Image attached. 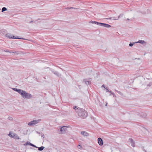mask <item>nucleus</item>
Here are the masks:
<instances>
[{
	"instance_id": "nucleus-1",
	"label": "nucleus",
	"mask_w": 152,
	"mask_h": 152,
	"mask_svg": "<svg viewBox=\"0 0 152 152\" xmlns=\"http://www.w3.org/2000/svg\"><path fill=\"white\" fill-rule=\"evenodd\" d=\"M15 91L19 93L24 99H29L32 97L31 94L22 89L16 88Z\"/></svg>"
},
{
	"instance_id": "nucleus-2",
	"label": "nucleus",
	"mask_w": 152,
	"mask_h": 152,
	"mask_svg": "<svg viewBox=\"0 0 152 152\" xmlns=\"http://www.w3.org/2000/svg\"><path fill=\"white\" fill-rule=\"evenodd\" d=\"M78 115L82 118H85L88 116L87 112L83 108H80L77 110Z\"/></svg>"
},
{
	"instance_id": "nucleus-3",
	"label": "nucleus",
	"mask_w": 152,
	"mask_h": 152,
	"mask_svg": "<svg viewBox=\"0 0 152 152\" xmlns=\"http://www.w3.org/2000/svg\"><path fill=\"white\" fill-rule=\"evenodd\" d=\"M40 119H39L37 120H33L29 122L28 123V125L29 126H33L37 124L39 121H40Z\"/></svg>"
},
{
	"instance_id": "nucleus-4",
	"label": "nucleus",
	"mask_w": 152,
	"mask_h": 152,
	"mask_svg": "<svg viewBox=\"0 0 152 152\" xmlns=\"http://www.w3.org/2000/svg\"><path fill=\"white\" fill-rule=\"evenodd\" d=\"M50 70L51 71V72L55 75H56L58 77H61V74L60 73L56 71H55L53 69H50Z\"/></svg>"
},
{
	"instance_id": "nucleus-5",
	"label": "nucleus",
	"mask_w": 152,
	"mask_h": 152,
	"mask_svg": "<svg viewBox=\"0 0 152 152\" xmlns=\"http://www.w3.org/2000/svg\"><path fill=\"white\" fill-rule=\"evenodd\" d=\"M67 130V127L66 126H63L62 127H61L60 128V131L62 133H64V132H66Z\"/></svg>"
},
{
	"instance_id": "nucleus-6",
	"label": "nucleus",
	"mask_w": 152,
	"mask_h": 152,
	"mask_svg": "<svg viewBox=\"0 0 152 152\" xmlns=\"http://www.w3.org/2000/svg\"><path fill=\"white\" fill-rule=\"evenodd\" d=\"M98 142L99 145L102 146L103 145V140L101 138L99 137L98 138Z\"/></svg>"
},
{
	"instance_id": "nucleus-7",
	"label": "nucleus",
	"mask_w": 152,
	"mask_h": 152,
	"mask_svg": "<svg viewBox=\"0 0 152 152\" xmlns=\"http://www.w3.org/2000/svg\"><path fill=\"white\" fill-rule=\"evenodd\" d=\"M129 142L131 143V145L132 147H134L135 142L131 138H129Z\"/></svg>"
},
{
	"instance_id": "nucleus-8",
	"label": "nucleus",
	"mask_w": 152,
	"mask_h": 152,
	"mask_svg": "<svg viewBox=\"0 0 152 152\" xmlns=\"http://www.w3.org/2000/svg\"><path fill=\"white\" fill-rule=\"evenodd\" d=\"M123 15V14H121L119 15L118 16V18L117 19H116L115 17H112V18H106L105 19L107 20H110L111 19H113L114 20H116L118 19L119 18L121 17H122Z\"/></svg>"
},
{
	"instance_id": "nucleus-9",
	"label": "nucleus",
	"mask_w": 152,
	"mask_h": 152,
	"mask_svg": "<svg viewBox=\"0 0 152 152\" xmlns=\"http://www.w3.org/2000/svg\"><path fill=\"white\" fill-rule=\"evenodd\" d=\"M139 116H140L141 117L143 118H145L146 117V114L145 113H141L139 114Z\"/></svg>"
},
{
	"instance_id": "nucleus-10",
	"label": "nucleus",
	"mask_w": 152,
	"mask_h": 152,
	"mask_svg": "<svg viewBox=\"0 0 152 152\" xmlns=\"http://www.w3.org/2000/svg\"><path fill=\"white\" fill-rule=\"evenodd\" d=\"M81 134L85 136H89V134L86 131H82L81 132Z\"/></svg>"
},
{
	"instance_id": "nucleus-11",
	"label": "nucleus",
	"mask_w": 152,
	"mask_h": 152,
	"mask_svg": "<svg viewBox=\"0 0 152 152\" xmlns=\"http://www.w3.org/2000/svg\"><path fill=\"white\" fill-rule=\"evenodd\" d=\"M102 26L106 28H109L111 27V26L109 24L103 23H102Z\"/></svg>"
},
{
	"instance_id": "nucleus-12",
	"label": "nucleus",
	"mask_w": 152,
	"mask_h": 152,
	"mask_svg": "<svg viewBox=\"0 0 152 152\" xmlns=\"http://www.w3.org/2000/svg\"><path fill=\"white\" fill-rule=\"evenodd\" d=\"M17 134L15 133H13V135H11V137H12L14 138L19 139V138L18 137Z\"/></svg>"
},
{
	"instance_id": "nucleus-13",
	"label": "nucleus",
	"mask_w": 152,
	"mask_h": 152,
	"mask_svg": "<svg viewBox=\"0 0 152 152\" xmlns=\"http://www.w3.org/2000/svg\"><path fill=\"white\" fill-rule=\"evenodd\" d=\"M145 42L144 40H140L138 41L137 42H135L134 43H140L143 44Z\"/></svg>"
},
{
	"instance_id": "nucleus-14",
	"label": "nucleus",
	"mask_w": 152,
	"mask_h": 152,
	"mask_svg": "<svg viewBox=\"0 0 152 152\" xmlns=\"http://www.w3.org/2000/svg\"><path fill=\"white\" fill-rule=\"evenodd\" d=\"M10 39H25L24 38H19L18 37H15V36H13L12 37L11 36V37H10Z\"/></svg>"
},
{
	"instance_id": "nucleus-15",
	"label": "nucleus",
	"mask_w": 152,
	"mask_h": 152,
	"mask_svg": "<svg viewBox=\"0 0 152 152\" xmlns=\"http://www.w3.org/2000/svg\"><path fill=\"white\" fill-rule=\"evenodd\" d=\"M38 148L39 151H42L45 148V147L44 146H42L39 147H38Z\"/></svg>"
},
{
	"instance_id": "nucleus-16",
	"label": "nucleus",
	"mask_w": 152,
	"mask_h": 152,
	"mask_svg": "<svg viewBox=\"0 0 152 152\" xmlns=\"http://www.w3.org/2000/svg\"><path fill=\"white\" fill-rule=\"evenodd\" d=\"M73 109H75L77 112V110H79V109H80V108L79 107H77L76 106H74L73 107Z\"/></svg>"
},
{
	"instance_id": "nucleus-17",
	"label": "nucleus",
	"mask_w": 152,
	"mask_h": 152,
	"mask_svg": "<svg viewBox=\"0 0 152 152\" xmlns=\"http://www.w3.org/2000/svg\"><path fill=\"white\" fill-rule=\"evenodd\" d=\"M97 22H96V21H92L91 20L89 22V23H92V24H97Z\"/></svg>"
},
{
	"instance_id": "nucleus-18",
	"label": "nucleus",
	"mask_w": 152,
	"mask_h": 152,
	"mask_svg": "<svg viewBox=\"0 0 152 152\" xmlns=\"http://www.w3.org/2000/svg\"><path fill=\"white\" fill-rule=\"evenodd\" d=\"M6 36L7 37L9 38L10 39V37L12 36L11 34L9 33H7L6 34Z\"/></svg>"
},
{
	"instance_id": "nucleus-19",
	"label": "nucleus",
	"mask_w": 152,
	"mask_h": 152,
	"mask_svg": "<svg viewBox=\"0 0 152 152\" xmlns=\"http://www.w3.org/2000/svg\"><path fill=\"white\" fill-rule=\"evenodd\" d=\"M7 10V9L5 7H4L2 8V10H1V12H3L4 11Z\"/></svg>"
},
{
	"instance_id": "nucleus-20",
	"label": "nucleus",
	"mask_w": 152,
	"mask_h": 152,
	"mask_svg": "<svg viewBox=\"0 0 152 152\" xmlns=\"http://www.w3.org/2000/svg\"><path fill=\"white\" fill-rule=\"evenodd\" d=\"M85 83L87 85H89L91 83V81H86Z\"/></svg>"
},
{
	"instance_id": "nucleus-21",
	"label": "nucleus",
	"mask_w": 152,
	"mask_h": 152,
	"mask_svg": "<svg viewBox=\"0 0 152 152\" xmlns=\"http://www.w3.org/2000/svg\"><path fill=\"white\" fill-rule=\"evenodd\" d=\"M30 146H31L32 147H34L35 148H38V147L36 146H35V145L33 144L32 143H30Z\"/></svg>"
},
{
	"instance_id": "nucleus-22",
	"label": "nucleus",
	"mask_w": 152,
	"mask_h": 152,
	"mask_svg": "<svg viewBox=\"0 0 152 152\" xmlns=\"http://www.w3.org/2000/svg\"><path fill=\"white\" fill-rule=\"evenodd\" d=\"M10 52H11V53H15L17 54H18L19 53H18V51H15V52H13L12 51H10Z\"/></svg>"
},
{
	"instance_id": "nucleus-23",
	"label": "nucleus",
	"mask_w": 152,
	"mask_h": 152,
	"mask_svg": "<svg viewBox=\"0 0 152 152\" xmlns=\"http://www.w3.org/2000/svg\"><path fill=\"white\" fill-rule=\"evenodd\" d=\"M8 119L9 120L11 121H12L13 120V118L12 117H8Z\"/></svg>"
},
{
	"instance_id": "nucleus-24",
	"label": "nucleus",
	"mask_w": 152,
	"mask_h": 152,
	"mask_svg": "<svg viewBox=\"0 0 152 152\" xmlns=\"http://www.w3.org/2000/svg\"><path fill=\"white\" fill-rule=\"evenodd\" d=\"M134 43H135L134 42H133V43L131 42L129 44V46L130 47H132Z\"/></svg>"
},
{
	"instance_id": "nucleus-25",
	"label": "nucleus",
	"mask_w": 152,
	"mask_h": 152,
	"mask_svg": "<svg viewBox=\"0 0 152 152\" xmlns=\"http://www.w3.org/2000/svg\"><path fill=\"white\" fill-rule=\"evenodd\" d=\"M109 92H110L111 93V94L110 95H111V94H112L113 95V97L115 96V94H114V93L112 92L111 91H109Z\"/></svg>"
},
{
	"instance_id": "nucleus-26",
	"label": "nucleus",
	"mask_w": 152,
	"mask_h": 152,
	"mask_svg": "<svg viewBox=\"0 0 152 152\" xmlns=\"http://www.w3.org/2000/svg\"><path fill=\"white\" fill-rule=\"evenodd\" d=\"M30 143H31L30 142H27L26 143H25L24 145H30Z\"/></svg>"
},
{
	"instance_id": "nucleus-27",
	"label": "nucleus",
	"mask_w": 152,
	"mask_h": 152,
	"mask_svg": "<svg viewBox=\"0 0 152 152\" xmlns=\"http://www.w3.org/2000/svg\"><path fill=\"white\" fill-rule=\"evenodd\" d=\"M102 23H99V22H97V25H99V26H102Z\"/></svg>"
},
{
	"instance_id": "nucleus-28",
	"label": "nucleus",
	"mask_w": 152,
	"mask_h": 152,
	"mask_svg": "<svg viewBox=\"0 0 152 152\" xmlns=\"http://www.w3.org/2000/svg\"><path fill=\"white\" fill-rule=\"evenodd\" d=\"M4 51L5 52H9L10 53H11V52H10V51L8 50H4Z\"/></svg>"
},
{
	"instance_id": "nucleus-29",
	"label": "nucleus",
	"mask_w": 152,
	"mask_h": 152,
	"mask_svg": "<svg viewBox=\"0 0 152 152\" xmlns=\"http://www.w3.org/2000/svg\"><path fill=\"white\" fill-rule=\"evenodd\" d=\"M152 85V83H149L148 84V86H151Z\"/></svg>"
},
{
	"instance_id": "nucleus-30",
	"label": "nucleus",
	"mask_w": 152,
	"mask_h": 152,
	"mask_svg": "<svg viewBox=\"0 0 152 152\" xmlns=\"http://www.w3.org/2000/svg\"><path fill=\"white\" fill-rule=\"evenodd\" d=\"M41 137H44V135L42 133H41Z\"/></svg>"
},
{
	"instance_id": "nucleus-31",
	"label": "nucleus",
	"mask_w": 152,
	"mask_h": 152,
	"mask_svg": "<svg viewBox=\"0 0 152 152\" xmlns=\"http://www.w3.org/2000/svg\"><path fill=\"white\" fill-rule=\"evenodd\" d=\"M105 89H106V91L107 92H109V91H109L107 88H105Z\"/></svg>"
},
{
	"instance_id": "nucleus-32",
	"label": "nucleus",
	"mask_w": 152,
	"mask_h": 152,
	"mask_svg": "<svg viewBox=\"0 0 152 152\" xmlns=\"http://www.w3.org/2000/svg\"><path fill=\"white\" fill-rule=\"evenodd\" d=\"M142 149L145 152H147L145 150L144 148V147H142Z\"/></svg>"
},
{
	"instance_id": "nucleus-33",
	"label": "nucleus",
	"mask_w": 152,
	"mask_h": 152,
	"mask_svg": "<svg viewBox=\"0 0 152 152\" xmlns=\"http://www.w3.org/2000/svg\"><path fill=\"white\" fill-rule=\"evenodd\" d=\"M66 9L68 10V9H70L71 8H70V7H66Z\"/></svg>"
},
{
	"instance_id": "nucleus-34",
	"label": "nucleus",
	"mask_w": 152,
	"mask_h": 152,
	"mask_svg": "<svg viewBox=\"0 0 152 152\" xmlns=\"http://www.w3.org/2000/svg\"><path fill=\"white\" fill-rule=\"evenodd\" d=\"M70 8H71V9H77L76 8H74V7H70Z\"/></svg>"
},
{
	"instance_id": "nucleus-35",
	"label": "nucleus",
	"mask_w": 152,
	"mask_h": 152,
	"mask_svg": "<svg viewBox=\"0 0 152 152\" xmlns=\"http://www.w3.org/2000/svg\"><path fill=\"white\" fill-rule=\"evenodd\" d=\"M11 135H13V134H11L10 133L9 134V136H10V137H11Z\"/></svg>"
},
{
	"instance_id": "nucleus-36",
	"label": "nucleus",
	"mask_w": 152,
	"mask_h": 152,
	"mask_svg": "<svg viewBox=\"0 0 152 152\" xmlns=\"http://www.w3.org/2000/svg\"><path fill=\"white\" fill-rule=\"evenodd\" d=\"M116 92H117L118 94H120L121 92L120 91H116Z\"/></svg>"
},
{
	"instance_id": "nucleus-37",
	"label": "nucleus",
	"mask_w": 152,
	"mask_h": 152,
	"mask_svg": "<svg viewBox=\"0 0 152 152\" xmlns=\"http://www.w3.org/2000/svg\"><path fill=\"white\" fill-rule=\"evenodd\" d=\"M16 88H12V89L13 90H14V91H15V89Z\"/></svg>"
},
{
	"instance_id": "nucleus-38",
	"label": "nucleus",
	"mask_w": 152,
	"mask_h": 152,
	"mask_svg": "<svg viewBox=\"0 0 152 152\" xmlns=\"http://www.w3.org/2000/svg\"><path fill=\"white\" fill-rule=\"evenodd\" d=\"M79 146H80V147H81V145H78V146H77L78 148H79Z\"/></svg>"
},
{
	"instance_id": "nucleus-39",
	"label": "nucleus",
	"mask_w": 152,
	"mask_h": 152,
	"mask_svg": "<svg viewBox=\"0 0 152 152\" xmlns=\"http://www.w3.org/2000/svg\"><path fill=\"white\" fill-rule=\"evenodd\" d=\"M33 21H30L29 22V23H32V22H33Z\"/></svg>"
},
{
	"instance_id": "nucleus-40",
	"label": "nucleus",
	"mask_w": 152,
	"mask_h": 152,
	"mask_svg": "<svg viewBox=\"0 0 152 152\" xmlns=\"http://www.w3.org/2000/svg\"><path fill=\"white\" fill-rule=\"evenodd\" d=\"M37 133H38V134H41L39 132H37Z\"/></svg>"
},
{
	"instance_id": "nucleus-41",
	"label": "nucleus",
	"mask_w": 152,
	"mask_h": 152,
	"mask_svg": "<svg viewBox=\"0 0 152 152\" xmlns=\"http://www.w3.org/2000/svg\"><path fill=\"white\" fill-rule=\"evenodd\" d=\"M102 86L104 87L105 88H106L105 87V86H104V85H103Z\"/></svg>"
},
{
	"instance_id": "nucleus-42",
	"label": "nucleus",
	"mask_w": 152,
	"mask_h": 152,
	"mask_svg": "<svg viewBox=\"0 0 152 152\" xmlns=\"http://www.w3.org/2000/svg\"><path fill=\"white\" fill-rule=\"evenodd\" d=\"M127 20H129V18H127Z\"/></svg>"
},
{
	"instance_id": "nucleus-43",
	"label": "nucleus",
	"mask_w": 152,
	"mask_h": 152,
	"mask_svg": "<svg viewBox=\"0 0 152 152\" xmlns=\"http://www.w3.org/2000/svg\"><path fill=\"white\" fill-rule=\"evenodd\" d=\"M60 68L61 69V70H62V71L63 70V69H62L61 68Z\"/></svg>"
},
{
	"instance_id": "nucleus-44",
	"label": "nucleus",
	"mask_w": 152,
	"mask_h": 152,
	"mask_svg": "<svg viewBox=\"0 0 152 152\" xmlns=\"http://www.w3.org/2000/svg\"><path fill=\"white\" fill-rule=\"evenodd\" d=\"M107 103H106V104L105 105H106V106H107Z\"/></svg>"
}]
</instances>
